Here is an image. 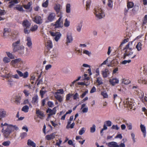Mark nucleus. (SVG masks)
Returning <instances> with one entry per match:
<instances>
[{"label":"nucleus","mask_w":147,"mask_h":147,"mask_svg":"<svg viewBox=\"0 0 147 147\" xmlns=\"http://www.w3.org/2000/svg\"><path fill=\"white\" fill-rule=\"evenodd\" d=\"M36 114L39 116V117L40 118L42 119V118L44 116L43 112L39 109H36Z\"/></svg>","instance_id":"nucleus-25"},{"label":"nucleus","mask_w":147,"mask_h":147,"mask_svg":"<svg viewBox=\"0 0 147 147\" xmlns=\"http://www.w3.org/2000/svg\"><path fill=\"white\" fill-rule=\"evenodd\" d=\"M61 5L59 4H56L54 7V9L56 11L57 13L58 14H60L61 13V15L62 14V12L60 11Z\"/></svg>","instance_id":"nucleus-14"},{"label":"nucleus","mask_w":147,"mask_h":147,"mask_svg":"<svg viewBox=\"0 0 147 147\" xmlns=\"http://www.w3.org/2000/svg\"><path fill=\"white\" fill-rule=\"evenodd\" d=\"M113 96L114 99V102L116 105L117 103H118L119 104L121 102V98L120 94L119 92L114 94Z\"/></svg>","instance_id":"nucleus-7"},{"label":"nucleus","mask_w":147,"mask_h":147,"mask_svg":"<svg viewBox=\"0 0 147 147\" xmlns=\"http://www.w3.org/2000/svg\"><path fill=\"white\" fill-rule=\"evenodd\" d=\"M61 36V34L60 33H57V34L55 36V39L56 41H58L59 39L60 38V36Z\"/></svg>","instance_id":"nucleus-45"},{"label":"nucleus","mask_w":147,"mask_h":147,"mask_svg":"<svg viewBox=\"0 0 147 147\" xmlns=\"http://www.w3.org/2000/svg\"><path fill=\"white\" fill-rule=\"evenodd\" d=\"M76 53L78 55H82V51L80 50H76Z\"/></svg>","instance_id":"nucleus-62"},{"label":"nucleus","mask_w":147,"mask_h":147,"mask_svg":"<svg viewBox=\"0 0 147 147\" xmlns=\"http://www.w3.org/2000/svg\"><path fill=\"white\" fill-rule=\"evenodd\" d=\"M105 122L106 123L107 125V126L110 127L112 123L111 121H109V120L107 121H106Z\"/></svg>","instance_id":"nucleus-63"},{"label":"nucleus","mask_w":147,"mask_h":147,"mask_svg":"<svg viewBox=\"0 0 147 147\" xmlns=\"http://www.w3.org/2000/svg\"><path fill=\"white\" fill-rule=\"evenodd\" d=\"M90 2L89 1H86V9L88 10L90 6Z\"/></svg>","instance_id":"nucleus-57"},{"label":"nucleus","mask_w":147,"mask_h":147,"mask_svg":"<svg viewBox=\"0 0 147 147\" xmlns=\"http://www.w3.org/2000/svg\"><path fill=\"white\" fill-rule=\"evenodd\" d=\"M66 11L67 13L70 12V4H67L66 6Z\"/></svg>","instance_id":"nucleus-40"},{"label":"nucleus","mask_w":147,"mask_h":147,"mask_svg":"<svg viewBox=\"0 0 147 147\" xmlns=\"http://www.w3.org/2000/svg\"><path fill=\"white\" fill-rule=\"evenodd\" d=\"M6 53L8 56L11 59H13L14 58V56L11 53L9 52H7Z\"/></svg>","instance_id":"nucleus-41"},{"label":"nucleus","mask_w":147,"mask_h":147,"mask_svg":"<svg viewBox=\"0 0 147 147\" xmlns=\"http://www.w3.org/2000/svg\"><path fill=\"white\" fill-rule=\"evenodd\" d=\"M112 129H115L118 130L119 129V127L117 125H113L111 127Z\"/></svg>","instance_id":"nucleus-54"},{"label":"nucleus","mask_w":147,"mask_h":147,"mask_svg":"<svg viewBox=\"0 0 147 147\" xmlns=\"http://www.w3.org/2000/svg\"><path fill=\"white\" fill-rule=\"evenodd\" d=\"M8 115V113L4 110L1 109H0V120L1 118H4Z\"/></svg>","instance_id":"nucleus-12"},{"label":"nucleus","mask_w":147,"mask_h":147,"mask_svg":"<svg viewBox=\"0 0 147 147\" xmlns=\"http://www.w3.org/2000/svg\"><path fill=\"white\" fill-rule=\"evenodd\" d=\"M63 92H55V96L56 99L58 100L60 102H61L62 100V97L59 94V93L62 94Z\"/></svg>","instance_id":"nucleus-18"},{"label":"nucleus","mask_w":147,"mask_h":147,"mask_svg":"<svg viewBox=\"0 0 147 147\" xmlns=\"http://www.w3.org/2000/svg\"><path fill=\"white\" fill-rule=\"evenodd\" d=\"M110 74L109 71L107 68H105L102 71V74L103 78H107Z\"/></svg>","instance_id":"nucleus-13"},{"label":"nucleus","mask_w":147,"mask_h":147,"mask_svg":"<svg viewBox=\"0 0 147 147\" xmlns=\"http://www.w3.org/2000/svg\"><path fill=\"white\" fill-rule=\"evenodd\" d=\"M11 63L12 66L15 67H18L23 63V61L21 58H19L12 60Z\"/></svg>","instance_id":"nucleus-5"},{"label":"nucleus","mask_w":147,"mask_h":147,"mask_svg":"<svg viewBox=\"0 0 147 147\" xmlns=\"http://www.w3.org/2000/svg\"><path fill=\"white\" fill-rule=\"evenodd\" d=\"M27 144L33 147H36V144L31 140H28L27 142Z\"/></svg>","instance_id":"nucleus-27"},{"label":"nucleus","mask_w":147,"mask_h":147,"mask_svg":"<svg viewBox=\"0 0 147 147\" xmlns=\"http://www.w3.org/2000/svg\"><path fill=\"white\" fill-rule=\"evenodd\" d=\"M122 83L125 85H127L130 83V81L128 79H123L122 80Z\"/></svg>","instance_id":"nucleus-33"},{"label":"nucleus","mask_w":147,"mask_h":147,"mask_svg":"<svg viewBox=\"0 0 147 147\" xmlns=\"http://www.w3.org/2000/svg\"><path fill=\"white\" fill-rule=\"evenodd\" d=\"M21 99V96L20 95H18L16 97L15 102L17 104L20 103V100Z\"/></svg>","instance_id":"nucleus-30"},{"label":"nucleus","mask_w":147,"mask_h":147,"mask_svg":"<svg viewBox=\"0 0 147 147\" xmlns=\"http://www.w3.org/2000/svg\"><path fill=\"white\" fill-rule=\"evenodd\" d=\"M128 41H129V38H126L125 39H124L123 40L122 42L121 43L120 45V47H121L123 44L127 42Z\"/></svg>","instance_id":"nucleus-51"},{"label":"nucleus","mask_w":147,"mask_h":147,"mask_svg":"<svg viewBox=\"0 0 147 147\" xmlns=\"http://www.w3.org/2000/svg\"><path fill=\"white\" fill-rule=\"evenodd\" d=\"M12 47L14 53L18 52L20 54H24V47L23 45H20V40L13 42L12 44Z\"/></svg>","instance_id":"nucleus-2"},{"label":"nucleus","mask_w":147,"mask_h":147,"mask_svg":"<svg viewBox=\"0 0 147 147\" xmlns=\"http://www.w3.org/2000/svg\"><path fill=\"white\" fill-rule=\"evenodd\" d=\"M140 128L142 131L143 132L144 137H145L146 136V128L144 125L141 124L140 126Z\"/></svg>","instance_id":"nucleus-26"},{"label":"nucleus","mask_w":147,"mask_h":147,"mask_svg":"<svg viewBox=\"0 0 147 147\" xmlns=\"http://www.w3.org/2000/svg\"><path fill=\"white\" fill-rule=\"evenodd\" d=\"M80 78H81L80 76H79V77H78V78L77 79L74 81L73 82H72L71 83V84H70V86L71 87L72 86H73L74 85V84L76 83V81L79 80L80 79Z\"/></svg>","instance_id":"nucleus-53"},{"label":"nucleus","mask_w":147,"mask_h":147,"mask_svg":"<svg viewBox=\"0 0 147 147\" xmlns=\"http://www.w3.org/2000/svg\"><path fill=\"white\" fill-rule=\"evenodd\" d=\"M96 125L93 124L92 126L90 127V132L91 133H94L95 131L96 130Z\"/></svg>","instance_id":"nucleus-43"},{"label":"nucleus","mask_w":147,"mask_h":147,"mask_svg":"<svg viewBox=\"0 0 147 147\" xmlns=\"http://www.w3.org/2000/svg\"><path fill=\"white\" fill-rule=\"evenodd\" d=\"M124 104L125 107H129L131 110L132 109H133V110L135 109L134 101L131 98H126L124 101Z\"/></svg>","instance_id":"nucleus-3"},{"label":"nucleus","mask_w":147,"mask_h":147,"mask_svg":"<svg viewBox=\"0 0 147 147\" xmlns=\"http://www.w3.org/2000/svg\"><path fill=\"white\" fill-rule=\"evenodd\" d=\"M126 125L129 130H131L132 129V125L131 123H126Z\"/></svg>","instance_id":"nucleus-49"},{"label":"nucleus","mask_w":147,"mask_h":147,"mask_svg":"<svg viewBox=\"0 0 147 147\" xmlns=\"http://www.w3.org/2000/svg\"><path fill=\"white\" fill-rule=\"evenodd\" d=\"M55 14L54 13H50L47 17L48 22H51L53 21L55 19Z\"/></svg>","instance_id":"nucleus-9"},{"label":"nucleus","mask_w":147,"mask_h":147,"mask_svg":"<svg viewBox=\"0 0 147 147\" xmlns=\"http://www.w3.org/2000/svg\"><path fill=\"white\" fill-rule=\"evenodd\" d=\"M18 0H12L9 3V4L8 5V7L9 8H11L13 7L15 4L18 3Z\"/></svg>","instance_id":"nucleus-21"},{"label":"nucleus","mask_w":147,"mask_h":147,"mask_svg":"<svg viewBox=\"0 0 147 147\" xmlns=\"http://www.w3.org/2000/svg\"><path fill=\"white\" fill-rule=\"evenodd\" d=\"M85 132L84 128V127H82L79 131V134L80 135H82Z\"/></svg>","instance_id":"nucleus-61"},{"label":"nucleus","mask_w":147,"mask_h":147,"mask_svg":"<svg viewBox=\"0 0 147 147\" xmlns=\"http://www.w3.org/2000/svg\"><path fill=\"white\" fill-rule=\"evenodd\" d=\"M138 95L139 98L142 100L144 96V92H138Z\"/></svg>","instance_id":"nucleus-50"},{"label":"nucleus","mask_w":147,"mask_h":147,"mask_svg":"<svg viewBox=\"0 0 147 147\" xmlns=\"http://www.w3.org/2000/svg\"><path fill=\"white\" fill-rule=\"evenodd\" d=\"M142 45L140 42H138L136 46V48L137 49L138 51H140L142 49Z\"/></svg>","instance_id":"nucleus-29"},{"label":"nucleus","mask_w":147,"mask_h":147,"mask_svg":"<svg viewBox=\"0 0 147 147\" xmlns=\"http://www.w3.org/2000/svg\"><path fill=\"white\" fill-rule=\"evenodd\" d=\"M109 82L112 86H114L115 84L119 83V80L117 78H113L110 79Z\"/></svg>","instance_id":"nucleus-10"},{"label":"nucleus","mask_w":147,"mask_h":147,"mask_svg":"<svg viewBox=\"0 0 147 147\" xmlns=\"http://www.w3.org/2000/svg\"><path fill=\"white\" fill-rule=\"evenodd\" d=\"M38 26L36 25H34V26H32L30 29V30L32 32H34L37 30L38 29Z\"/></svg>","instance_id":"nucleus-37"},{"label":"nucleus","mask_w":147,"mask_h":147,"mask_svg":"<svg viewBox=\"0 0 147 147\" xmlns=\"http://www.w3.org/2000/svg\"><path fill=\"white\" fill-rule=\"evenodd\" d=\"M14 9H16L20 11H24L23 7L22 6L20 5H17L16 6L13 8Z\"/></svg>","instance_id":"nucleus-28"},{"label":"nucleus","mask_w":147,"mask_h":147,"mask_svg":"<svg viewBox=\"0 0 147 147\" xmlns=\"http://www.w3.org/2000/svg\"><path fill=\"white\" fill-rule=\"evenodd\" d=\"M33 21L38 24H41L42 23V20L41 17L39 16H36L33 18Z\"/></svg>","instance_id":"nucleus-8"},{"label":"nucleus","mask_w":147,"mask_h":147,"mask_svg":"<svg viewBox=\"0 0 147 147\" xmlns=\"http://www.w3.org/2000/svg\"><path fill=\"white\" fill-rule=\"evenodd\" d=\"M6 13V12L4 10L0 9V16L4 15Z\"/></svg>","instance_id":"nucleus-59"},{"label":"nucleus","mask_w":147,"mask_h":147,"mask_svg":"<svg viewBox=\"0 0 147 147\" xmlns=\"http://www.w3.org/2000/svg\"><path fill=\"white\" fill-rule=\"evenodd\" d=\"M131 60H125L122 61L121 63L122 64L125 65L127 63H129L131 62Z\"/></svg>","instance_id":"nucleus-58"},{"label":"nucleus","mask_w":147,"mask_h":147,"mask_svg":"<svg viewBox=\"0 0 147 147\" xmlns=\"http://www.w3.org/2000/svg\"><path fill=\"white\" fill-rule=\"evenodd\" d=\"M57 16L59 17V19L55 22V24L54 25L55 28H57L60 27H62L63 25V21L62 20H61L62 18V15L61 13H60V14H58Z\"/></svg>","instance_id":"nucleus-6"},{"label":"nucleus","mask_w":147,"mask_h":147,"mask_svg":"<svg viewBox=\"0 0 147 147\" xmlns=\"http://www.w3.org/2000/svg\"><path fill=\"white\" fill-rule=\"evenodd\" d=\"M26 40L27 42V45L30 49L32 48V43L31 38L29 37H27Z\"/></svg>","instance_id":"nucleus-17"},{"label":"nucleus","mask_w":147,"mask_h":147,"mask_svg":"<svg viewBox=\"0 0 147 147\" xmlns=\"http://www.w3.org/2000/svg\"><path fill=\"white\" fill-rule=\"evenodd\" d=\"M134 6V3L132 2L129 1L127 3V7L130 9L132 8Z\"/></svg>","instance_id":"nucleus-32"},{"label":"nucleus","mask_w":147,"mask_h":147,"mask_svg":"<svg viewBox=\"0 0 147 147\" xmlns=\"http://www.w3.org/2000/svg\"><path fill=\"white\" fill-rule=\"evenodd\" d=\"M10 143L11 142L9 141H7L3 142L2 144L5 146H8L9 145Z\"/></svg>","instance_id":"nucleus-44"},{"label":"nucleus","mask_w":147,"mask_h":147,"mask_svg":"<svg viewBox=\"0 0 147 147\" xmlns=\"http://www.w3.org/2000/svg\"><path fill=\"white\" fill-rule=\"evenodd\" d=\"M27 134L26 132H23L21 134L20 137L22 139H23L26 136Z\"/></svg>","instance_id":"nucleus-60"},{"label":"nucleus","mask_w":147,"mask_h":147,"mask_svg":"<svg viewBox=\"0 0 147 147\" xmlns=\"http://www.w3.org/2000/svg\"><path fill=\"white\" fill-rule=\"evenodd\" d=\"M96 82L99 85L102 84H103V82L102 81V79L100 77L97 78Z\"/></svg>","instance_id":"nucleus-38"},{"label":"nucleus","mask_w":147,"mask_h":147,"mask_svg":"<svg viewBox=\"0 0 147 147\" xmlns=\"http://www.w3.org/2000/svg\"><path fill=\"white\" fill-rule=\"evenodd\" d=\"M131 51H128L126 53V50L125 51V53L124 54L123 59H125L127 56L131 55L133 53V52Z\"/></svg>","instance_id":"nucleus-24"},{"label":"nucleus","mask_w":147,"mask_h":147,"mask_svg":"<svg viewBox=\"0 0 147 147\" xmlns=\"http://www.w3.org/2000/svg\"><path fill=\"white\" fill-rule=\"evenodd\" d=\"M101 94L104 98H107L108 97V95L106 92H101Z\"/></svg>","instance_id":"nucleus-56"},{"label":"nucleus","mask_w":147,"mask_h":147,"mask_svg":"<svg viewBox=\"0 0 147 147\" xmlns=\"http://www.w3.org/2000/svg\"><path fill=\"white\" fill-rule=\"evenodd\" d=\"M10 61V59L7 57H5L3 59V61L5 63H8Z\"/></svg>","instance_id":"nucleus-48"},{"label":"nucleus","mask_w":147,"mask_h":147,"mask_svg":"<svg viewBox=\"0 0 147 147\" xmlns=\"http://www.w3.org/2000/svg\"><path fill=\"white\" fill-rule=\"evenodd\" d=\"M38 96L37 95H35L32 98V102L33 103H35L37 102L38 100Z\"/></svg>","instance_id":"nucleus-36"},{"label":"nucleus","mask_w":147,"mask_h":147,"mask_svg":"<svg viewBox=\"0 0 147 147\" xmlns=\"http://www.w3.org/2000/svg\"><path fill=\"white\" fill-rule=\"evenodd\" d=\"M13 80L11 78H8L7 79V82H8V84L11 86L12 84L11 83L13 82Z\"/></svg>","instance_id":"nucleus-52"},{"label":"nucleus","mask_w":147,"mask_h":147,"mask_svg":"<svg viewBox=\"0 0 147 147\" xmlns=\"http://www.w3.org/2000/svg\"><path fill=\"white\" fill-rule=\"evenodd\" d=\"M107 5L111 9H112L113 7V1L111 0H108Z\"/></svg>","instance_id":"nucleus-39"},{"label":"nucleus","mask_w":147,"mask_h":147,"mask_svg":"<svg viewBox=\"0 0 147 147\" xmlns=\"http://www.w3.org/2000/svg\"><path fill=\"white\" fill-rule=\"evenodd\" d=\"M28 28H24V33L25 34H28L30 32V30H28L27 29Z\"/></svg>","instance_id":"nucleus-64"},{"label":"nucleus","mask_w":147,"mask_h":147,"mask_svg":"<svg viewBox=\"0 0 147 147\" xmlns=\"http://www.w3.org/2000/svg\"><path fill=\"white\" fill-rule=\"evenodd\" d=\"M9 34V32L7 28H5L4 29L3 36H7Z\"/></svg>","instance_id":"nucleus-34"},{"label":"nucleus","mask_w":147,"mask_h":147,"mask_svg":"<svg viewBox=\"0 0 147 147\" xmlns=\"http://www.w3.org/2000/svg\"><path fill=\"white\" fill-rule=\"evenodd\" d=\"M56 111V108H54L52 110L49 108L47 110V112L51 114V115H54L55 114Z\"/></svg>","instance_id":"nucleus-23"},{"label":"nucleus","mask_w":147,"mask_h":147,"mask_svg":"<svg viewBox=\"0 0 147 147\" xmlns=\"http://www.w3.org/2000/svg\"><path fill=\"white\" fill-rule=\"evenodd\" d=\"M107 144L109 147H117V144L116 142H112L107 143Z\"/></svg>","instance_id":"nucleus-22"},{"label":"nucleus","mask_w":147,"mask_h":147,"mask_svg":"<svg viewBox=\"0 0 147 147\" xmlns=\"http://www.w3.org/2000/svg\"><path fill=\"white\" fill-rule=\"evenodd\" d=\"M41 74H40V75L38 76L37 79L36 80V82H37V85L40 84L42 82V80L40 79V78L41 77Z\"/></svg>","instance_id":"nucleus-46"},{"label":"nucleus","mask_w":147,"mask_h":147,"mask_svg":"<svg viewBox=\"0 0 147 147\" xmlns=\"http://www.w3.org/2000/svg\"><path fill=\"white\" fill-rule=\"evenodd\" d=\"M82 27V24H80L77 26L76 28L78 32H80L81 30Z\"/></svg>","instance_id":"nucleus-55"},{"label":"nucleus","mask_w":147,"mask_h":147,"mask_svg":"<svg viewBox=\"0 0 147 147\" xmlns=\"http://www.w3.org/2000/svg\"><path fill=\"white\" fill-rule=\"evenodd\" d=\"M94 11V13L96 16L99 19H101L105 16L104 13L100 7H96Z\"/></svg>","instance_id":"nucleus-4"},{"label":"nucleus","mask_w":147,"mask_h":147,"mask_svg":"<svg viewBox=\"0 0 147 147\" xmlns=\"http://www.w3.org/2000/svg\"><path fill=\"white\" fill-rule=\"evenodd\" d=\"M49 1V0H46L45 2L43 3L42 5V6L44 7H47L48 5Z\"/></svg>","instance_id":"nucleus-47"},{"label":"nucleus","mask_w":147,"mask_h":147,"mask_svg":"<svg viewBox=\"0 0 147 147\" xmlns=\"http://www.w3.org/2000/svg\"><path fill=\"white\" fill-rule=\"evenodd\" d=\"M22 25L24 28H29L31 24L27 20H25L23 22Z\"/></svg>","instance_id":"nucleus-15"},{"label":"nucleus","mask_w":147,"mask_h":147,"mask_svg":"<svg viewBox=\"0 0 147 147\" xmlns=\"http://www.w3.org/2000/svg\"><path fill=\"white\" fill-rule=\"evenodd\" d=\"M69 21L68 20L67 18H66L64 24V26L65 27H68L69 26Z\"/></svg>","instance_id":"nucleus-42"},{"label":"nucleus","mask_w":147,"mask_h":147,"mask_svg":"<svg viewBox=\"0 0 147 147\" xmlns=\"http://www.w3.org/2000/svg\"><path fill=\"white\" fill-rule=\"evenodd\" d=\"M47 47L49 49H51L53 47L52 41L49 40L47 41Z\"/></svg>","instance_id":"nucleus-31"},{"label":"nucleus","mask_w":147,"mask_h":147,"mask_svg":"<svg viewBox=\"0 0 147 147\" xmlns=\"http://www.w3.org/2000/svg\"><path fill=\"white\" fill-rule=\"evenodd\" d=\"M66 37L67 43H68L71 42L73 40V38L71 34H67Z\"/></svg>","instance_id":"nucleus-19"},{"label":"nucleus","mask_w":147,"mask_h":147,"mask_svg":"<svg viewBox=\"0 0 147 147\" xmlns=\"http://www.w3.org/2000/svg\"><path fill=\"white\" fill-rule=\"evenodd\" d=\"M29 107L28 106H24L22 109V111L25 113L28 112V111Z\"/></svg>","instance_id":"nucleus-35"},{"label":"nucleus","mask_w":147,"mask_h":147,"mask_svg":"<svg viewBox=\"0 0 147 147\" xmlns=\"http://www.w3.org/2000/svg\"><path fill=\"white\" fill-rule=\"evenodd\" d=\"M1 127L2 128L1 131L3 133V136L6 138H9L10 134L15 130L18 129V127L15 126H13L6 123L3 124L1 123Z\"/></svg>","instance_id":"nucleus-1"},{"label":"nucleus","mask_w":147,"mask_h":147,"mask_svg":"<svg viewBox=\"0 0 147 147\" xmlns=\"http://www.w3.org/2000/svg\"><path fill=\"white\" fill-rule=\"evenodd\" d=\"M56 136V133L54 132L50 135H47L45 137V138L48 140H49L54 139Z\"/></svg>","instance_id":"nucleus-16"},{"label":"nucleus","mask_w":147,"mask_h":147,"mask_svg":"<svg viewBox=\"0 0 147 147\" xmlns=\"http://www.w3.org/2000/svg\"><path fill=\"white\" fill-rule=\"evenodd\" d=\"M132 42H129L127 45L125 47L124 49V50H126V52H127L128 51H131L132 50V48L129 46L130 45H132Z\"/></svg>","instance_id":"nucleus-20"},{"label":"nucleus","mask_w":147,"mask_h":147,"mask_svg":"<svg viewBox=\"0 0 147 147\" xmlns=\"http://www.w3.org/2000/svg\"><path fill=\"white\" fill-rule=\"evenodd\" d=\"M16 72L21 77H22L24 78H27L28 76V72L27 71L25 72L24 74H23L21 71L18 70H17Z\"/></svg>","instance_id":"nucleus-11"}]
</instances>
